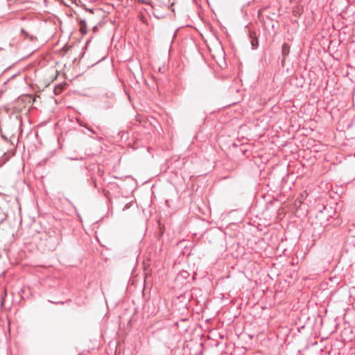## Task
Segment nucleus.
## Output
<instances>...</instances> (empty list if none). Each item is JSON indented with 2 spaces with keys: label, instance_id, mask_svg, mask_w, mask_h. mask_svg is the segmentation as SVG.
<instances>
[{
  "label": "nucleus",
  "instance_id": "f257e3e1",
  "mask_svg": "<svg viewBox=\"0 0 355 355\" xmlns=\"http://www.w3.org/2000/svg\"><path fill=\"white\" fill-rule=\"evenodd\" d=\"M250 36L251 37L250 43L252 48V49H256L259 46L258 38L256 36H253L252 33L250 35Z\"/></svg>",
  "mask_w": 355,
  "mask_h": 355
},
{
  "label": "nucleus",
  "instance_id": "f03ea898",
  "mask_svg": "<svg viewBox=\"0 0 355 355\" xmlns=\"http://www.w3.org/2000/svg\"><path fill=\"white\" fill-rule=\"evenodd\" d=\"M80 31L83 34L87 33V23L85 19L81 20L80 22Z\"/></svg>",
  "mask_w": 355,
  "mask_h": 355
},
{
  "label": "nucleus",
  "instance_id": "7ed1b4c3",
  "mask_svg": "<svg viewBox=\"0 0 355 355\" xmlns=\"http://www.w3.org/2000/svg\"><path fill=\"white\" fill-rule=\"evenodd\" d=\"M7 297V291L6 288H3L1 293V307L3 308Z\"/></svg>",
  "mask_w": 355,
  "mask_h": 355
},
{
  "label": "nucleus",
  "instance_id": "20e7f679",
  "mask_svg": "<svg viewBox=\"0 0 355 355\" xmlns=\"http://www.w3.org/2000/svg\"><path fill=\"white\" fill-rule=\"evenodd\" d=\"M290 46L288 44L284 43L282 48V55L284 56L287 55L289 53Z\"/></svg>",
  "mask_w": 355,
  "mask_h": 355
},
{
  "label": "nucleus",
  "instance_id": "39448f33",
  "mask_svg": "<svg viewBox=\"0 0 355 355\" xmlns=\"http://www.w3.org/2000/svg\"><path fill=\"white\" fill-rule=\"evenodd\" d=\"M21 33L24 35V37H25V38H28V37H30V38H31V40H33V37L32 36H30V35H29V34H28V33L27 31H25V29L21 28Z\"/></svg>",
  "mask_w": 355,
  "mask_h": 355
},
{
  "label": "nucleus",
  "instance_id": "423d86ee",
  "mask_svg": "<svg viewBox=\"0 0 355 355\" xmlns=\"http://www.w3.org/2000/svg\"><path fill=\"white\" fill-rule=\"evenodd\" d=\"M6 218V215H2L0 216V224H1L3 223V221H4Z\"/></svg>",
  "mask_w": 355,
  "mask_h": 355
},
{
  "label": "nucleus",
  "instance_id": "0eeeda50",
  "mask_svg": "<svg viewBox=\"0 0 355 355\" xmlns=\"http://www.w3.org/2000/svg\"><path fill=\"white\" fill-rule=\"evenodd\" d=\"M49 302L52 303V304H63L64 302H53V301H51V300H49Z\"/></svg>",
  "mask_w": 355,
  "mask_h": 355
},
{
  "label": "nucleus",
  "instance_id": "6e6552de",
  "mask_svg": "<svg viewBox=\"0 0 355 355\" xmlns=\"http://www.w3.org/2000/svg\"><path fill=\"white\" fill-rule=\"evenodd\" d=\"M85 128H87V129L88 130H89L90 132H93V133H95V132H94L92 129L89 128V127H87V126H85Z\"/></svg>",
  "mask_w": 355,
  "mask_h": 355
},
{
  "label": "nucleus",
  "instance_id": "1a4fd4ad",
  "mask_svg": "<svg viewBox=\"0 0 355 355\" xmlns=\"http://www.w3.org/2000/svg\"><path fill=\"white\" fill-rule=\"evenodd\" d=\"M94 186L96 187V181L94 180Z\"/></svg>",
  "mask_w": 355,
  "mask_h": 355
},
{
  "label": "nucleus",
  "instance_id": "9d476101",
  "mask_svg": "<svg viewBox=\"0 0 355 355\" xmlns=\"http://www.w3.org/2000/svg\"><path fill=\"white\" fill-rule=\"evenodd\" d=\"M128 207H128V205H126L125 208H126V209H127V208H128Z\"/></svg>",
  "mask_w": 355,
  "mask_h": 355
}]
</instances>
